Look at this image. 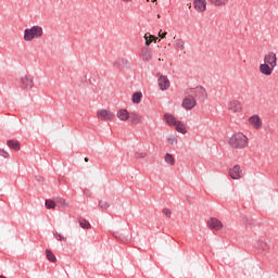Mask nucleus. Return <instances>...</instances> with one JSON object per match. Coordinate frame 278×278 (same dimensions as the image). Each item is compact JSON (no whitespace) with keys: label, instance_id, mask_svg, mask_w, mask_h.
Instances as JSON below:
<instances>
[{"label":"nucleus","instance_id":"obj_38","mask_svg":"<svg viewBox=\"0 0 278 278\" xmlns=\"http://www.w3.org/2000/svg\"><path fill=\"white\" fill-rule=\"evenodd\" d=\"M166 31L162 33V30L159 33L160 38H166Z\"/></svg>","mask_w":278,"mask_h":278},{"label":"nucleus","instance_id":"obj_31","mask_svg":"<svg viewBox=\"0 0 278 278\" xmlns=\"http://www.w3.org/2000/svg\"><path fill=\"white\" fill-rule=\"evenodd\" d=\"M55 202L53 200H46V207L47 210H55Z\"/></svg>","mask_w":278,"mask_h":278},{"label":"nucleus","instance_id":"obj_37","mask_svg":"<svg viewBox=\"0 0 278 278\" xmlns=\"http://www.w3.org/2000/svg\"><path fill=\"white\" fill-rule=\"evenodd\" d=\"M0 156L8 159V157H10V152H8L3 149H0Z\"/></svg>","mask_w":278,"mask_h":278},{"label":"nucleus","instance_id":"obj_1","mask_svg":"<svg viewBox=\"0 0 278 278\" xmlns=\"http://www.w3.org/2000/svg\"><path fill=\"white\" fill-rule=\"evenodd\" d=\"M228 144L235 151H243L249 147V137L241 131L235 132L228 139Z\"/></svg>","mask_w":278,"mask_h":278},{"label":"nucleus","instance_id":"obj_10","mask_svg":"<svg viewBox=\"0 0 278 278\" xmlns=\"http://www.w3.org/2000/svg\"><path fill=\"white\" fill-rule=\"evenodd\" d=\"M263 62L265 64H269V66L277 67V53L275 52H268L264 55Z\"/></svg>","mask_w":278,"mask_h":278},{"label":"nucleus","instance_id":"obj_20","mask_svg":"<svg viewBox=\"0 0 278 278\" xmlns=\"http://www.w3.org/2000/svg\"><path fill=\"white\" fill-rule=\"evenodd\" d=\"M128 121H130L132 125H140V123H142V115L138 113H130Z\"/></svg>","mask_w":278,"mask_h":278},{"label":"nucleus","instance_id":"obj_32","mask_svg":"<svg viewBox=\"0 0 278 278\" xmlns=\"http://www.w3.org/2000/svg\"><path fill=\"white\" fill-rule=\"evenodd\" d=\"M99 207H101V210H109L110 208V203L108 201L101 200L99 202Z\"/></svg>","mask_w":278,"mask_h":278},{"label":"nucleus","instance_id":"obj_39","mask_svg":"<svg viewBox=\"0 0 278 278\" xmlns=\"http://www.w3.org/2000/svg\"><path fill=\"white\" fill-rule=\"evenodd\" d=\"M123 3H131L134 0H121Z\"/></svg>","mask_w":278,"mask_h":278},{"label":"nucleus","instance_id":"obj_34","mask_svg":"<svg viewBox=\"0 0 278 278\" xmlns=\"http://www.w3.org/2000/svg\"><path fill=\"white\" fill-rule=\"evenodd\" d=\"M59 207H61L62 210H65V207H68V201L64 199L59 200Z\"/></svg>","mask_w":278,"mask_h":278},{"label":"nucleus","instance_id":"obj_45","mask_svg":"<svg viewBox=\"0 0 278 278\" xmlns=\"http://www.w3.org/2000/svg\"><path fill=\"white\" fill-rule=\"evenodd\" d=\"M0 278H8V277H5V276H0Z\"/></svg>","mask_w":278,"mask_h":278},{"label":"nucleus","instance_id":"obj_44","mask_svg":"<svg viewBox=\"0 0 278 278\" xmlns=\"http://www.w3.org/2000/svg\"><path fill=\"white\" fill-rule=\"evenodd\" d=\"M85 162H88V157H85Z\"/></svg>","mask_w":278,"mask_h":278},{"label":"nucleus","instance_id":"obj_8","mask_svg":"<svg viewBox=\"0 0 278 278\" xmlns=\"http://www.w3.org/2000/svg\"><path fill=\"white\" fill-rule=\"evenodd\" d=\"M21 86L25 90H31V88H34V76L31 74H25L22 76Z\"/></svg>","mask_w":278,"mask_h":278},{"label":"nucleus","instance_id":"obj_43","mask_svg":"<svg viewBox=\"0 0 278 278\" xmlns=\"http://www.w3.org/2000/svg\"><path fill=\"white\" fill-rule=\"evenodd\" d=\"M152 3H157V0H152Z\"/></svg>","mask_w":278,"mask_h":278},{"label":"nucleus","instance_id":"obj_24","mask_svg":"<svg viewBox=\"0 0 278 278\" xmlns=\"http://www.w3.org/2000/svg\"><path fill=\"white\" fill-rule=\"evenodd\" d=\"M174 48L176 51H184V49H186V42H184L182 39H175Z\"/></svg>","mask_w":278,"mask_h":278},{"label":"nucleus","instance_id":"obj_19","mask_svg":"<svg viewBox=\"0 0 278 278\" xmlns=\"http://www.w3.org/2000/svg\"><path fill=\"white\" fill-rule=\"evenodd\" d=\"M129 111H127V109H119L117 112H116V117L119 119V121H129Z\"/></svg>","mask_w":278,"mask_h":278},{"label":"nucleus","instance_id":"obj_2","mask_svg":"<svg viewBox=\"0 0 278 278\" xmlns=\"http://www.w3.org/2000/svg\"><path fill=\"white\" fill-rule=\"evenodd\" d=\"M42 36H45V29L40 25H33L31 27L24 29V42L40 40Z\"/></svg>","mask_w":278,"mask_h":278},{"label":"nucleus","instance_id":"obj_28","mask_svg":"<svg viewBox=\"0 0 278 278\" xmlns=\"http://www.w3.org/2000/svg\"><path fill=\"white\" fill-rule=\"evenodd\" d=\"M46 255H47V260H49V262L55 263L58 261V258L55 257V255L53 254V252L51 250H46Z\"/></svg>","mask_w":278,"mask_h":278},{"label":"nucleus","instance_id":"obj_36","mask_svg":"<svg viewBox=\"0 0 278 278\" xmlns=\"http://www.w3.org/2000/svg\"><path fill=\"white\" fill-rule=\"evenodd\" d=\"M162 214H164L166 218H170L173 216V211H170V208H163Z\"/></svg>","mask_w":278,"mask_h":278},{"label":"nucleus","instance_id":"obj_13","mask_svg":"<svg viewBox=\"0 0 278 278\" xmlns=\"http://www.w3.org/2000/svg\"><path fill=\"white\" fill-rule=\"evenodd\" d=\"M228 173L231 179H242V168L240 167V165H235L228 170Z\"/></svg>","mask_w":278,"mask_h":278},{"label":"nucleus","instance_id":"obj_9","mask_svg":"<svg viewBox=\"0 0 278 278\" xmlns=\"http://www.w3.org/2000/svg\"><path fill=\"white\" fill-rule=\"evenodd\" d=\"M249 125L253 128V129H262V126L264 125V123L262 122V117H260V115L254 114L252 116H250L248 118Z\"/></svg>","mask_w":278,"mask_h":278},{"label":"nucleus","instance_id":"obj_17","mask_svg":"<svg viewBox=\"0 0 278 278\" xmlns=\"http://www.w3.org/2000/svg\"><path fill=\"white\" fill-rule=\"evenodd\" d=\"M193 5L198 12H205L207 10L206 0H194Z\"/></svg>","mask_w":278,"mask_h":278},{"label":"nucleus","instance_id":"obj_25","mask_svg":"<svg viewBox=\"0 0 278 278\" xmlns=\"http://www.w3.org/2000/svg\"><path fill=\"white\" fill-rule=\"evenodd\" d=\"M164 160L169 166H175V156L173 154L166 153Z\"/></svg>","mask_w":278,"mask_h":278},{"label":"nucleus","instance_id":"obj_23","mask_svg":"<svg viewBox=\"0 0 278 278\" xmlns=\"http://www.w3.org/2000/svg\"><path fill=\"white\" fill-rule=\"evenodd\" d=\"M134 157H135V160H144L146 157H149V152H147L144 150H137L134 153Z\"/></svg>","mask_w":278,"mask_h":278},{"label":"nucleus","instance_id":"obj_21","mask_svg":"<svg viewBox=\"0 0 278 278\" xmlns=\"http://www.w3.org/2000/svg\"><path fill=\"white\" fill-rule=\"evenodd\" d=\"M8 148L13 149V151H21V142L17 140L11 139L7 141Z\"/></svg>","mask_w":278,"mask_h":278},{"label":"nucleus","instance_id":"obj_16","mask_svg":"<svg viewBox=\"0 0 278 278\" xmlns=\"http://www.w3.org/2000/svg\"><path fill=\"white\" fill-rule=\"evenodd\" d=\"M129 62L127 59H117L113 62V67L117 71H123V68H128Z\"/></svg>","mask_w":278,"mask_h":278},{"label":"nucleus","instance_id":"obj_15","mask_svg":"<svg viewBox=\"0 0 278 278\" xmlns=\"http://www.w3.org/2000/svg\"><path fill=\"white\" fill-rule=\"evenodd\" d=\"M255 247L258 253H266V251H270V243L264 240L256 241Z\"/></svg>","mask_w":278,"mask_h":278},{"label":"nucleus","instance_id":"obj_5","mask_svg":"<svg viewBox=\"0 0 278 278\" xmlns=\"http://www.w3.org/2000/svg\"><path fill=\"white\" fill-rule=\"evenodd\" d=\"M206 227H208L211 231H223L225 224L216 217H210L206 222Z\"/></svg>","mask_w":278,"mask_h":278},{"label":"nucleus","instance_id":"obj_40","mask_svg":"<svg viewBox=\"0 0 278 278\" xmlns=\"http://www.w3.org/2000/svg\"><path fill=\"white\" fill-rule=\"evenodd\" d=\"M153 42H157V37H155V36H154V40H153Z\"/></svg>","mask_w":278,"mask_h":278},{"label":"nucleus","instance_id":"obj_42","mask_svg":"<svg viewBox=\"0 0 278 278\" xmlns=\"http://www.w3.org/2000/svg\"><path fill=\"white\" fill-rule=\"evenodd\" d=\"M156 17H157V18H162V15L157 14Z\"/></svg>","mask_w":278,"mask_h":278},{"label":"nucleus","instance_id":"obj_6","mask_svg":"<svg viewBox=\"0 0 278 278\" xmlns=\"http://www.w3.org/2000/svg\"><path fill=\"white\" fill-rule=\"evenodd\" d=\"M229 114H240L242 112V102L239 100H230L227 103Z\"/></svg>","mask_w":278,"mask_h":278},{"label":"nucleus","instance_id":"obj_26","mask_svg":"<svg viewBox=\"0 0 278 278\" xmlns=\"http://www.w3.org/2000/svg\"><path fill=\"white\" fill-rule=\"evenodd\" d=\"M144 40H146V47H151V43L153 42V40H155V36L150 35L149 33H147L143 36Z\"/></svg>","mask_w":278,"mask_h":278},{"label":"nucleus","instance_id":"obj_33","mask_svg":"<svg viewBox=\"0 0 278 278\" xmlns=\"http://www.w3.org/2000/svg\"><path fill=\"white\" fill-rule=\"evenodd\" d=\"M53 236L59 242H66V238L59 232H53Z\"/></svg>","mask_w":278,"mask_h":278},{"label":"nucleus","instance_id":"obj_29","mask_svg":"<svg viewBox=\"0 0 278 278\" xmlns=\"http://www.w3.org/2000/svg\"><path fill=\"white\" fill-rule=\"evenodd\" d=\"M213 5L223 7L229 3V0H208Z\"/></svg>","mask_w":278,"mask_h":278},{"label":"nucleus","instance_id":"obj_4","mask_svg":"<svg viewBox=\"0 0 278 278\" xmlns=\"http://www.w3.org/2000/svg\"><path fill=\"white\" fill-rule=\"evenodd\" d=\"M96 116L98 121H104L105 123H110L114 121V112L108 109H100L96 112Z\"/></svg>","mask_w":278,"mask_h":278},{"label":"nucleus","instance_id":"obj_41","mask_svg":"<svg viewBox=\"0 0 278 278\" xmlns=\"http://www.w3.org/2000/svg\"><path fill=\"white\" fill-rule=\"evenodd\" d=\"M159 62H164V59L159 58Z\"/></svg>","mask_w":278,"mask_h":278},{"label":"nucleus","instance_id":"obj_14","mask_svg":"<svg viewBox=\"0 0 278 278\" xmlns=\"http://www.w3.org/2000/svg\"><path fill=\"white\" fill-rule=\"evenodd\" d=\"M140 58L143 62H151V60H153V51L151 48H142Z\"/></svg>","mask_w":278,"mask_h":278},{"label":"nucleus","instance_id":"obj_7","mask_svg":"<svg viewBox=\"0 0 278 278\" xmlns=\"http://www.w3.org/2000/svg\"><path fill=\"white\" fill-rule=\"evenodd\" d=\"M184 110H194L197 108V99L191 94H186L181 102Z\"/></svg>","mask_w":278,"mask_h":278},{"label":"nucleus","instance_id":"obj_35","mask_svg":"<svg viewBox=\"0 0 278 278\" xmlns=\"http://www.w3.org/2000/svg\"><path fill=\"white\" fill-rule=\"evenodd\" d=\"M167 142H169V144H172V147H174L175 144H177L178 140H177V137L175 136H169L167 138Z\"/></svg>","mask_w":278,"mask_h":278},{"label":"nucleus","instance_id":"obj_30","mask_svg":"<svg viewBox=\"0 0 278 278\" xmlns=\"http://www.w3.org/2000/svg\"><path fill=\"white\" fill-rule=\"evenodd\" d=\"M79 226L83 228V229H91V225H90V222L89 220H86V219H80L79 220Z\"/></svg>","mask_w":278,"mask_h":278},{"label":"nucleus","instance_id":"obj_22","mask_svg":"<svg viewBox=\"0 0 278 278\" xmlns=\"http://www.w3.org/2000/svg\"><path fill=\"white\" fill-rule=\"evenodd\" d=\"M176 131H178V134H188V129L186 128V124H184V122L178 121L176 123V125H174Z\"/></svg>","mask_w":278,"mask_h":278},{"label":"nucleus","instance_id":"obj_12","mask_svg":"<svg viewBox=\"0 0 278 278\" xmlns=\"http://www.w3.org/2000/svg\"><path fill=\"white\" fill-rule=\"evenodd\" d=\"M157 85L160 90H168L170 88V80L167 76L159 75Z\"/></svg>","mask_w":278,"mask_h":278},{"label":"nucleus","instance_id":"obj_18","mask_svg":"<svg viewBox=\"0 0 278 278\" xmlns=\"http://www.w3.org/2000/svg\"><path fill=\"white\" fill-rule=\"evenodd\" d=\"M164 121L166 123V125H168L169 127H175L177 125V117H175V115L170 114V113H166L164 115Z\"/></svg>","mask_w":278,"mask_h":278},{"label":"nucleus","instance_id":"obj_11","mask_svg":"<svg viewBox=\"0 0 278 278\" xmlns=\"http://www.w3.org/2000/svg\"><path fill=\"white\" fill-rule=\"evenodd\" d=\"M258 71L262 75H265V77H270V75H273V71H275V66H271L268 63H262L258 66Z\"/></svg>","mask_w":278,"mask_h":278},{"label":"nucleus","instance_id":"obj_27","mask_svg":"<svg viewBox=\"0 0 278 278\" xmlns=\"http://www.w3.org/2000/svg\"><path fill=\"white\" fill-rule=\"evenodd\" d=\"M132 103L138 104L142 101V92H135L131 99Z\"/></svg>","mask_w":278,"mask_h":278},{"label":"nucleus","instance_id":"obj_3","mask_svg":"<svg viewBox=\"0 0 278 278\" xmlns=\"http://www.w3.org/2000/svg\"><path fill=\"white\" fill-rule=\"evenodd\" d=\"M185 94H191L194 99H198L199 101H205V99H207V91L203 88V86L188 88L185 90Z\"/></svg>","mask_w":278,"mask_h":278}]
</instances>
